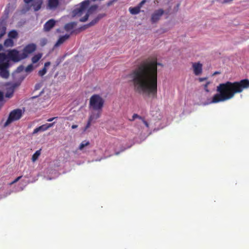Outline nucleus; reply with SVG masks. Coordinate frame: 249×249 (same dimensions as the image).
<instances>
[{"label":"nucleus","mask_w":249,"mask_h":249,"mask_svg":"<svg viewBox=\"0 0 249 249\" xmlns=\"http://www.w3.org/2000/svg\"><path fill=\"white\" fill-rule=\"evenodd\" d=\"M70 35L66 34L64 36H60L58 40L56 42L54 46L57 47L63 43L66 40L69 38Z\"/></svg>","instance_id":"dca6fc26"},{"label":"nucleus","mask_w":249,"mask_h":249,"mask_svg":"<svg viewBox=\"0 0 249 249\" xmlns=\"http://www.w3.org/2000/svg\"><path fill=\"white\" fill-rule=\"evenodd\" d=\"M74 32V31H72L71 32V34H73Z\"/></svg>","instance_id":"49530a36"},{"label":"nucleus","mask_w":249,"mask_h":249,"mask_svg":"<svg viewBox=\"0 0 249 249\" xmlns=\"http://www.w3.org/2000/svg\"><path fill=\"white\" fill-rule=\"evenodd\" d=\"M40 87V85L39 84H36L35 87L36 90H38Z\"/></svg>","instance_id":"c9c22d12"},{"label":"nucleus","mask_w":249,"mask_h":249,"mask_svg":"<svg viewBox=\"0 0 249 249\" xmlns=\"http://www.w3.org/2000/svg\"><path fill=\"white\" fill-rule=\"evenodd\" d=\"M57 117H53V118H49L47 120V121L48 122H52L53 121V120H54L55 119L57 118Z\"/></svg>","instance_id":"e433bc0d"},{"label":"nucleus","mask_w":249,"mask_h":249,"mask_svg":"<svg viewBox=\"0 0 249 249\" xmlns=\"http://www.w3.org/2000/svg\"><path fill=\"white\" fill-rule=\"evenodd\" d=\"M33 0H24L25 3L28 4L31 2Z\"/></svg>","instance_id":"58836bf2"},{"label":"nucleus","mask_w":249,"mask_h":249,"mask_svg":"<svg viewBox=\"0 0 249 249\" xmlns=\"http://www.w3.org/2000/svg\"><path fill=\"white\" fill-rule=\"evenodd\" d=\"M4 13H5V14H6V15H8L9 14V7L8 6H7L6 7V8L5 9Z\"/></svg>","instance_id":"7c9ffc66"},{"label":"nucleus","mask_w":249,"mask_h":249,"mask_svg":"<svg viewBox=\"0 0 249 249\" xmlns=\"http://www.w3.org/2000/svg\"><path fill=\"white\" fill-rule=\"evenodd\" d=\"M157 63L156 58H149L142 61L128 75L135 90L145 97L156 96L157 93Z\"/></svg>","instance_id":"f257e3e1"},{"label":"nucleus","mask_w":249,"mask_h":249,"mask_svg":"<svg viewBox=\"0 0 249 249\" xmlns=\"http://www.w3.org/2000/svg\"><path fill=\"white\" fill-rule=\"evenodd\" d=\"M102 110H93L89 118L90 121L96 120L99 118L101 114Z\"/></svg>","instance_id":"2eb2a0df"},{"label":"nucleus","mask_w":249,"mask_h":249,"mask_svg":"<svg viewBox=\"0 0 249 249\" xmlns=\"http://www.w3.org/2000/svg\"><path fill=\"white\" fill-rule=\"evenodd\" d=\"M104 99L99 95L94 94L89 99V106L92 110H102Z\"/></svg>","instance_id":"423d86ee"},{"label":"nucleus","mask_w":249,"mask_h":249,"mask_svg":"<svg viewBox=\"0 0 249 249\" xmlns=\"http://www.w3.org/2000/svg\"><path fill=\"white\" fill-rule=\"evenodd\" d=\"M47 72V68H43L42 70H40L38 71V75L40 76H43Z\"/></svg>","instance_id":"bb28decb"},{"label":"nucleus","mask_w":249,"mask_h":249,"mask_svg":"<svg viewBox=\"0 0 249 249\" xmlns=\"http://www.w3.org/2000/svg\"><path fill=\"white\" fill-rule=\"evenodd\" d=\"M98 8L97 5H93L91 6L87 10V12L85 15V16L83 18H81L79 19V21L80 22H85L86 21L90 14H92Z\"/></svg>","instance_id":"1a4fd4ad"},{"label":"nucleus","mask_w":249,"mask_h":249,"mask_svg":"<svg viewBox=\"0 0 249 249\" xmlns=\"http://www.w3.org/2000/svg\"><path fill=\"white\" fill-rule=\"evenodd\" d=\"M22 176H19L17 178H16L12 183L11 184H13V183H15L16 182H17V181H18L21 178Z\"/></svg>","instance_id":"2f4dec72"},{"label":"nucleus","mask_w":249,"mask_h":249,"mask_svg":"<svg viewBox=\"0 0 249 249\" xmlns=\"http://www.w3.org/2000/svg\"><path fill=\"white\" fill-rule=\"evenodd\" d=\"M151 115L152 118L149 120V122L146 121L143 118L139 116L137 114H134L131 118L129 119L130 121H133L136 119H138L139 120L136 122L137 124H143L147 128H149L150 126L154 127V130H158L160 128H162L164 126L159 127L161 124L160 120L162 116L161 114L160 110L157 109L155 110L151 111Z\"/></svg>","instance_id":"20e7f679"},{"label":"nucleus","mask_w":249,"mask_h":249,"mask_svg":"<svg viewBox=\"0 0 249 249\" xmlns=\"http://www.w3.org/2000/svg\"><path fill=\"white\" fill-rule=\"evenodd\" d=\"M219 73H220V72H218V71H215V72L213 73V74H214V75H215V74H219Z\"/></svg>","instance_id":"79ce46f5"},{"label":"nucleus","mask_w":249,"mask_h":249,"mask_svg":"<svg viewBox=\"0 0 249 249\" xmlns=\"http://www.w3.org/2000/svg\"><path fill=\"white\" fill-rule=\"evenodd\" d=\"M77 25L76 22H71L65 24L64 26V29L66 31L69 32L72 30L74 27Z\"/></svg>","instance_id":"6ab92c4d"},{"label":"nucleus","mask_w":249,"mask_h":249,"mask_svg":"<svg viewBox=\"0 0 249 249\" xmlns=\"http://www.w3.org/2000/svg\"><path fill=\"white\" fill-rule=\"evenodd\" d=\"M209 84V83H207L205 85V90L207 91V92H209V90L207 88V86H208V85Z\"/></svg>","instance_id":"4c0bfd02"},{"label":"nucleus","mask_w":249,"mask_h":249,"mask_svg":"<svg viewBox=\"0 0 249 249\" xmlns=\"http://www.w3.org/2000/svg\"><path fill=\"white\" fill-rule=\"evenodd\" d=\"M32 6L35 11H38L41 7L43 3L42 0H33L32 1Z\"/></svg>","instance_id":"4468645a"},{"label":"nucleus","mask_w":249,"mask_h":249,"mask_svg":"<svg viewBox=\"0 0 249 249\" xmlns=\"http://www.w3.org/2000/svg\"><path fill=\"white\" fill-rule=\"evenodd\" d=\"M3 46L0 44V52L2 50ZM12 60L6 59V60L0 62V77L2 78L7 79L9 77L10 72L9 69L12 66Z\"/></svg>","instance_id":"39448f33"},{"label":"nucleus","mask_w":249,"mask_h":249,"mask_svg":"<svg viewBox=\"0 0 249 249\" xmlns=\"http://www.w3.org/2000/svg\"><path fill=\"white\" fill-rule=\"evenodd\" d=\"M194 72L196 75H200L202 71V65L199 63H194L193 64Z\"/></svg>","instance_id":"9b49d317"},{"label":"nucleus","mask_w":249,"mask_h":249,"mask_svg":"<svg viewBox=\"0 0 249 249\" xmlns=\"http://www.w3.org/2000/svg\"><path fill=\"white\" fill-rule=\"evenodd\" d=\"M249 87V80L248 79L233 83L228 81L220 84L216 89L219 93L215 94L212 100H208V102L203 103V105H207L228 100L233 98L235 93L241 92L244 89Z\"/></svg>","instance_id":"f03ea898"},{"label":"nucleus","mask_w":249,"mask_h":249,"mask_svg":"<svg viewBox=\"0 0 249 249\" xmlns=\"http://www.w3.org/2000/svg\"><path fill=\"white\" fill-rule=\"evenodd\" d=\"M37 97H38V96H33V97H32V98L35 99V98H37Z\"/></svg>","instance_id":"37998d69"},{"label":"nucleus","mask_w":249,"mask_h":249,"mask_svg":"<svg viewBox=\"0 0 249 249\" xmlns=\"http://www.w3.org/2000/svg\"><path fill=\"white\" fill-rule=\"evenodd\" d=\"M164 11L162 9H159L155 10L151 15V21L152 23H154L158 21L161 17L163 15Z\"/></svg>","instance_id":"6e6552de"},{"label":"nucleus","mask_w":249,"mask_h":249,"mask_svg":"<svg viewBox=\"0 0 249 249\" xmlns=\"http://www.w3.org/2000/svg\"><path fill=\"white\" fill-rule=\"evenodd\" d=\"M23 70H24L23 66L20 65L17 68V69L15 71V72L17 73H19V72H21L22 71H23Z\"/></svg>","instance_id":"c85d7f7f"},{"label":"nucleus","mask_w":249,"mask_h":249,"mask_svg":"<svg viewBox=\"0 0 249 249\" xmlns=\"http://www.w3.org/2000/svg\"><path fill=\"white\" fill-rule=\"evenodd\" d=\"M146 0H142L139 4L138 6H140V8L142 6V5L145 2Z\"/></svg>","instance_id":"473e14b6"},{"label":"nucleus","mask_w":249,"mask_h":249,"mask_svg":"<svg viewBox=\"0 0 249 249\" xmlns=\"http://www.w3.org/2000/svg\"><path fill=\"white\" fill-rule=\"evenodd\" d=\"M91 26H92V25L90 24V22H89L88 24H85V25L80 27V28H79L78 29H77V31L80 32V31H81L83 30H85L86 29H87L89 27H91Z\"/></svg>","instance_id":"a878e982"},{"label":"nucleus","mask_w":249,"mask_h":249,"mask_svg":"<svg viewBox=\"0 0 249 249\" xmlns=\"http://www.w3.org/2000/svg\"><path fill=\"white\" fill-rule=\"evenodd\" d=\"M43 41H44V42H46V39H43Z\"/></svg>","instance_id":"de8ad7c7"},{"label":"nucleus","mask_w":249,"mask_h":249,"mask_svg":"<svg viewBox=\"0 0 249 249\" xmlns=\"http://www.w3.org/2000/svg\"><path fill=\"white\" fill-rule=\"evenodd\" d=\"M23 112L21 109L18 108L14 109L10 112L8 117L5 123L3 124V127H6L11 123L20 119L22 115Z\"/></svg>","instance_id":"0eeeda50"},{"label":"nucleus","mask_w":249,"mask_h":249,"mask_svg":"<svg viewBox=\"0 0 249 249\" xmlns=\"http://www.w3.org/2000/svg\"><path fill=\"white\" fill-rule=\"evenodd\" d=\"M4 45L7 47H12L14 45V41L11 38H7L4 41Z\"/></svg>","instance_id":"4be33fe9"},{"label":"nucleus","mask_w":249,"mask_h":249,"mask_svg":"<svg viewBox=\"0 0 249 249\" xmlns=\"http://www.w3.org/2000/svg\"><path fill=\"white\" fill-rule=\"evenodd\" d=\"M33 65L32 64H30L25 68V71L26 72H31L33 71Z\"/></svg>","instance_id":"cd10ccee"},{"label":"nucleus","mask_w":249,"mask_h":249,"mask_svg":"<svg viewBox=\"0 0 249 249\" xmlns=\"http://www.w3.org/2000/svg\"><path fill=\"white\" fill-rule=\"evenodd\" d=\"M8 36L10 38H15L18 36V33L16 31L13 30L9 32Z\"/></svg>","instance_id":"393cba45"},{"label":"nucleus","mask_w":249,"mask_h":249,"mask_svg":"<svg viewBox=\"0 0 249 249\" xmlns=\"http://www.w3.org/2000/svg\"><path fill=\"white\" fill-rule=\"evenodd\" d=\"M6 28L3 20H0V39L5 34Z\"/></svg>","instance_id":"a211bd4d"},{"label":"nucleus","mask_w":249,"mask_h":249,"mask_svg":"<svg viewBox=\"0 0 249 249\" xmlns=\"http://www.w3.org/2000/svg\"><path fill=\"white\" fill-rule=\"evenodd\" d=\"M10 194H11V192H9L8 193H7V195L6 196L9 195H10Z\"/></svg>","instance_id":"a18cd8bd"},{"label":"nucleus","mask_w":249,"mask_h":249,"mask_svg":"<svg viewBox=\"0 0 249 249\" xmlns=\"http://www.w3.org/2000/svg\"><path fill=\"white\" fill-rule=\"evenodd\" d=\"M206 79V78H199V81L200 82H202V81H204Z\"/></svg>","instance_id":"a19ab883"},{"label":"nucleus","mask_w":249,"mask_h":249,"mask_svg":"<svg viewBox=\"0 0 249 249\" xmlns=\"http://www.w3.org/2000/svg\"><path fill=\"white\" fill-rule=\"evenodd\" d=\"M42 55V53H37V54L35 55L32 58V63L34 64L37 63L39 60V59L41 58Z\"/></svg>","instance_id":"412c9836"},{"label":"nucleus","mask_w":249,"mask_h":249,"mask_svg":"<svg viewBox=\"0 0 249 249\" xmlns=\"http://www.w3.org/2000/svg\"><path fill=\"white\" fill-rule=\"evenodd\" d=\"M23 189V188H21V189H20V190H22Z\"/></svg>","instance_id":"09e8293b"},{"label":"nucleus","mask_w":249,"mask_h":249,"mask_svg":"<svg viewBox=\"0 0 249 249\" xmlns=\"http://www.w3.org/2000/svg\"><path fill=\"white\" fill-rule=\"evenodd\" d=\"M40 149L37 150L32 156V160L33 161H36L38 158V157L40 156L41 152H40Z\"/></svg>","instance_id":"5701e85b"},{"label":"nucleus","mask_w":249,"mask_h":249,"mask_svg":"<svg viewBox=\"0 0 249 249\" xmlns=\"http://www.w3.org/2000/svg\"><path fill=\"white\" fill-rule=\"evenodd\" d=\"M92 121H90V118H89V121H88V123H87V125H86V127H85V128L84 130H86V129H88V128L90 126V124H91V123Z\"/></svg>","instance_id":"c756f323"},{"label":"nucleus","mask_w":249,"mask_h":249,"mask_svg":"<svg viewBox=\"0 0 249 249\" xmlns=\"http://www.w3.org/2000/svg\"><path fill=\"white\" fill-rule=\"evenodd\" d=\"M130 13L132 15H136L140 13V6H137L135 7H130L129 8Z\"/></svg>","instance_id":"aec40b11"},{"label":"nucleus","mask_w":249,"mask_h":249,"mask_svg":"<svg viewBox=\"0 0 249 249\" xmlns=\"http://www.w3.org/2000/svg\"><path fill=\"white\" fill-rule=\"evenodd\" d=\"M55 24V21L51 19L47 21L44 25L43 29L45 31L48 32L53 28Z\"/></svg>","instance_id":"f8f14e48"},{"label":"nucleus","mask_w":249,"mask_h":249,"mask_svg":"<svg viewBox=\"0 0 249 249\" xmlns=\"http://www.w3.org/2000/svg\"><path fill=\"white\" fill-rule=\"evenodd\" d=\"M3 99V93L0 91V101H2Z\"/></svg>","instance_id":"f704fd0d"},{"label":"nucleus","mask_w":249,"mask_h":249,"mask_svg":"<svg viewBox=\"0 0 249 249\" xmlns=\"http://www.w3.org/2000/svg\"><path fill=\"white\" fill-rule=\"evenodd\" d=\"M54 122L51 124H43L38 127L36 128L33 132V134H35L40 132H43L49 129L50 127H52L54 124Z\"/></svg>","instance_id":"9d476101"},{"label":"nucleus","mask_w":249,"mask_h":249,"mask_svg":"<svg viewBox=\"0 0 249 249\" xmlns=\"http://www.w3.org/2000/svg\"><path fill=\"white\" fill-rule=\"evenodd\" d=\"M119 152H115V155H118L119 154Z\"/></svg>","instance_id":"c03bdc74"},{"label":"nucleus","mask_w":249,"mask_h":249,"mask_svg":"<svg viewBox=\"0 0 249 249\" xmlns=\"http://www.w3.org/2000/svg\"><path fill=\"white\" fill-rule=\"evenodd\" d=\"M51 64L50 62H47L44 64V68H47L48 66H49Z\"/></svg>","instance_id":"72a5a7b5"},{"label":"nucleus","mask_w":249,"mask_h":249,"mask_svg":"<svg viewBox=\"0 0 249 249\" xmlns=\"http://www.w3.org/2000/svg\"><path fill=\"white\" fill-rule=\"evenodd\" d=\"M179 4H178L177 5V6H178H178H179Z\"/></svg>","instance_id":"8fccbe9b"},{"label":"nucleus","mask_w":249,"mask_h":249,"mask_svg":"<svg viewBox=\"0 0 249 249\" xmlns=\"http://www.w3.org/2000/svg\"><path fill=\"white\" fill-rule=\"evenodd\" d=\"M59 0H48L47 4V9L50 10H54L59 5Z\"/></svg>","instance_id":"ddd939ff"},{"label":"nucleus","mask_w":249,"mask_h":249,"mask_svg":"<svg viewBox=\"0 0 249 249\" xmlns=\"http://www.w3.org/2000/svg\"><path fill=\"white\" fill-rule=\"evenodd\" d=\"M36 49V45L34 43H30L25 46L21 52L15 49L9 50L7 53L0 54V62L9 59L12 60L13 63H18L28 57Z\"/></svg>","instance_id":"7ed1b4c3"},{"label":"nucleus","mask_w":249,"mask_h":249,"mask_svg":"<svg viewBox=\"0 0 249 249\" xmlns=\"http://www.w3.org/2000/svg\"><path fill=\"white\" fill-rule=\"evenodd\" d=\"M89 141H84L80 143L79 146V149L82 150L84 149L85 147L89 145Z\"/></svg>","instance_id":"b1692460"},{"label":"nucleus","mask_w":249,"mask_h":249,"mask_svg":"<svg viewBox=\"0 0 249 249\" xmlns=\"http://www.w3.org/2000/svg\"><path fill=\"white\" fill-rule=\"evenodd\" d=\"M77 127H78V125H76V124H73V125L71 126V128H72V129H75V128H76Z\"/></svg>","instance_id":"ea45409f"},{"label":"nucleus","mask_w":249,"mask_h":249,"mask_svg":"<svg viewBox=\"0 0 249 249\" xmlns=\"http://www.w3.org/2000/svg\"><path fill=\"white\" fill-rule=\"evenodd\" d=\"M106 16L105 13H101L98 14L93 20L90 22V24L92 26L96 24L100 20Z\"/></svg>","instance_id":"f3484780"}]
</instances>
